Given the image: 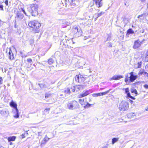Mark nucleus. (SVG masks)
Returning <instances> with one entry per match:
<instances>
[{"label": "nucleus", "instance_id": "48", "mask_svg": "<svg viewBox=\"0 0 148 148\" xmlns=\"http://www.w3.org/2000/svg\"><path fill=\"white\" fill-rule=\"evenodd\" d=\"M146 89H148V84H145L143 86Z\"/></svg>", "mask_w": 148, "mask_h": 148}, {"label": "nucleus", "instance_id": "41", "mask_svg": "<svg viewBox=\"0 0 148 148\" xmlns=\"http://www.w3.org/2000/svg\"><path fill=\"white\" fill-rule=\"evenodd\" d=\"M46 143V141H45L44 139L42 141L41 144H40V146H42L43 145H45Z\"/></svg>", "mask_w": 148, "mask_h": 148}, {"label": "nucleus", "instance_id": "16", "mask_svg": "<svg viewBox=\"0 0 148 148\" xmlns=\"http://www.w3.org/2000/svg\"><path fill=\"white\" fill-rule=\"evenodd\" d=\"M123 78L122 75H114L112 78H111V80H117Z\"/></svg>", "mask_w": 148, "mask_h": 148}, {"label": "nucleus", "instance_id": "58", "mask_svg": "<svg viewBox=\"0 0 148 148\" xmlns=\"http://www.w3.org/2000/svg\"><path fill=\"white\" fill-rule=\"evenodd\" d=\"M14 27L16 28H17V26L16 25V23L15 22V24L14 25Z\"/></svg>", "mask_w": 148, "mask_h": 148}, {"label": "nucleus", "instance_id": "13", "mask_svg": "<svg viewBox=\"0 0 148 148\" xmlns=\"http://www.w3.org/2000/svg\"><path fill=\"white\" fill-rule=\"evenodd\" d=\"M125 92L127 94L128 97L131 98L132 99H135V98L131 96L130 93L129 92V89L128 88L125 89Z\"/></svg>", "mask_w": 148, "mask_h": 148}, {"label": "nucleus", "instance_id": "27", "mask_svg": "<svg viewBox=\"0 0 148 148\" xmlns=\"http://www.w3.org/2000/svg\"><path fill=\"white\" fill-rule=\"evenodd\" d=\"M119 140V138H113L112 139V144L113 145L114 143L117 142Z\"/></svg>", "mask_w": 148, "mask_h": 148}, {"label": "nucleus", "instance_id": "31", "mask_svg": "<svg viewBox=\"0 0 148 148\" xmlns=\"http://www.w3.org/2000/svg\"><path fill=\"white\" fill-rule=\"evenodd\" d=\"M66 94L65 93L63 94V93H58V96L60 98H63L65 97L66 96Z\"/></svg>", "mask_w": 148, "mask_h": 148}, {"label": "nucleus", "instance_id": "11", "mask_svg": "<svg viewBox=\"0 0 148 148\" xmlns=\"http://www.w3.org/2000/svg\"><path fill=\"white\" fill-rule=\"evenodd\" d=\"M90 92L89 90H86L85 91H83L82 93H81L78 96V98H80L84 97L88 95Z\"/></svg>", "mask_w": 148, "mask_h": 148}, {"label": "nucleus", "instance_id": "49", "mask_svg": "<svg viewBox=\"0 0 148 148\" xmlns=\"http://www.w3.org/2000/svg\"><path fill=\"white\" fill-rule=\"evenodd\" d=\"M3 79L2 77H0V85L2 84Z\"/></svg>", "mask_w": 148, "mask_h": 148}, {"label": "nucleus", "instance_id": "44", "mask_svg": "<svg viewBox=\"0 0 148 148\" xmlns=\"http://www.w3.org/2000/svg\"><path fill=\"white\" fill-rule=\"evenodd\" d=\"M43 139L47 142L49 139V138L47 137V136L46 135L45 137Z\"/></svg>", "mask_w": 148, "mask_h": 148}, {"label": "nucleus", "instance_id": "54", "mask_svg": "<svg viewBox=\"0 0 148 148\" xmlns=\"http://www.w3.org/2000/svg\"><path fill=\"white\" fill-rule=\"evenodd\" d=\"M133 73L134 72H132L130 73V76H132L134 75L133 74Z\"/></svg>", "mask_w": 148, "mask_h": 148}, {"label": "nucleus", "instance_id": "36", "mask_svg": "<svg viewBox=\"0 0 148 148\" xmlns=\"http://www.w3.org/2000/svg\"><path fill=\"white\" fill-rule=\"evenodd\" d=\"M53 61H54L52 59L50 58L49 59L48 62L49 64H51L53 63Z\"/></svg>", "mask_w": 148, "mask_h": 148}, {"label": "nucleus", "instance_id": "45", "mask_svg": "<svg viewBox=\"0 0 148 148\" xmlns=\"http://www.w3.org/2000/svg\"><path fill=\"white\" fill-rule=\"evenodd\" d=\"M91 104H89V103H87V105L84 106V108H89L91 106Z\"/></svg>", "mask_w": 148, "mask_h": 148}, {"label": "nucleus", "instance_id": "53", "mask_svg": "<svg viewBox=\"0 0 148 148\" xmlns=\"http://www.w3.org/2000/svg\"><path fill=\"white\" fill-rule=\"evenodd\" d=\"M5 3L6 5H8V0H6L5 1Z\"/></svg>", "mask_w": 148, "mask_h": 148}, {"label": "nucleus", "instance_id": "19", "mask_svg": "<svg viewBox=\"0 0 148 148\" xmlns=\"http://www.w3.org/2000/svg\"><path fill=\"white\" fill-rule=\"evenodd\" d=\"M138 77V75H134L130 77L129 80L131 82H133L137 79Z\"/></svg>", "mask_w": 148, "mask_h": 148}, {"label": "nucleus", "instance_id": "61", "mask_svg": "<svg viewBox=\"0 0 148 148\" xmlns=\"http://www.w3.org/2000/svg\"><path fill=\"white\" fill-rule=\"evenodd\" d=\"M26 134H26L27 135H28V133L27 132V131H26Z\"/></svg>", "mask_w": 148, "mask_h": 148}, {"label": "nucleus", "instance_id": "39", "mask_svg": "<svg viewBox=\"0 0 148 148\" xmlns=\"http://www.w3.org/2000/svg\"><path fill=\"white\" fill-rule=\"evenodd\" d=\"M92 96L93 97H97L101 96V94L100 93H94L92 94Z\"/></svg>", "mask_w": 148, "mask_h": 148}, {"label": "nucleus", "instance_id": "50", "mask_svg": "<svg viewBox=\"0 0 148 148\" xmlns=\"http://www.w3.org/2000/svg\"><path fill=\"white\" fill-rule=\"evenodd\" d=\"M0 8L1 9V10H3V6L2 5H0Z\"/></svg>", "mask_w": 148, "mask_h": 148}, {"label": "nucleus", "instance_id": "14", "mask_svg": "<svg viewBox=\"0 0 148 148\" xmlns=\"http://www.w3.org/2000/svg\"><path fill=\"white\" fill-rule=\"evenodd\" d=\"M136 115L134 113H131L127 114L126 116L129 119L132 120L134 118Z\"/></svg>", "mask_w": 148, "mask_h": 148}, {"label": "nucleus", "instance_id": "38", "mask_svg": "<svg viewBox=\"0 0 148 148\" xmlns=\"http://www.w3.org/2000/svg\"><path fill=\"white\" fill-rule=\"evenodd\" d=\"M51 94L49 93H46L45 94V98H50L51 97Z\"/></svg>", "mask_w": 148, "mask_h": 148}, {"label": "nucleus", "instance_id": "59", "mask_svg": "<svg viewBox=\"0 0 148 148\" xmlns=\"http://www.w3.org/2000/svg\"><path fill=\"white\" fill-rule=\"evenodd\" d=\"M49 110H50V108H47L45 110H45L49 111Z\"/></svg>", "mask_w": 148, "mask_h": 148}, {"label": "nucleus", "instance_id": "56", "mask_svg": "<svg viewBox=\"0 0 148 148\" xmlns=\"http://www.w3.org/2000/svg\"><path fill=\"white\" fill-rule=\"evenodd\" d=\"M73 0H68V1L70 3V4L71 5V3L73 2Z\"/></svg>", "mask_w": 148, "mask_h": 148}, {"label": "nucleus", "instance_id": "40", "mask_svg": "<svg viewBox=\"0 0 148 148\" xmlns=\"http://www.w3.org/2000/svg\"><path fill=\"white\" fill-rule=\"evenodd\" d=\"M144 71L143 70H140L139 71V73H138V75H141L142 74L143 75V73L144 72Z\"/></svg>", "mask_w": 148, "mask_h": 148}, {"label": "nucleus", "instance_id": "34", "mask_svg": "<svg viewBox=\"0 0 148 148\" xmlns=\"http://www.w3.org/2000/svg\"><path fill=\"white\" fill-rule=\"evenodd\" d=\"M64 93L66 94H70L71 93L70 90L69 88H67L64 91Z\"/></svg>", "mask_w": 148, "mask_h": 148}, {"label": "nucleus", "instance_id": "6", "mask_svg": "<svg viewBox=\"0 0 148 148\" xmlns=\"http://www.w3.org/2000/svg\"><path fill=\"white\" fill-rule=\"evenodd\" d=\"M147 15L148 13H144L139 15L138 17V21L141 23H144L146 20H148Z\"/></svg>", "mask_w": 148, "mask_h": 148}, {"label": "nucleus", "instance_id": "17", "mask_svg": "<svg viewBox=\"0 0 148 148\" xmlns=\"http://www.w3.org/2000/svg\"><path fill=\"white\" fill-rule=\"evenodd\" d=\"M14 113L15 115L14 116V117L16 118H18L19 116V114L18 109H16L15 110H13Z\"/></svg>", "mask_w": 148, "mask_h": 148}, {"label": "nucleus", "instance_id": "37", "mask_svg": "<svg viewBox=\"0 0 148 148\" xmlns=\"http://www.w3.org/2000/svg\"><path fill=\"white\" fill-rule=\"evenodd\" d=\"M38 85L40 86V87L41 88H42L46 87V86L45 84H38Z\"/></svg>", "mask_w": 148, "mask_h": 148}, {"label": "nucleus", "instance_id": "15", "mask_svg": "<svg viewBox=\"0 0 148 148\" xmlns=\"http://www.w3.org/2000/svg\"><path fill=\"white\" fill-rule=\"evenodd\" d=\"M7 51H9L8 56L9 57L10 59L11 60H13L14 58V56L10 48L8 49L6 51V52H7Z\"/></svg>", "mask_w": 148, "mask_h": 148}, {"label": "nucleus", "instance_id": "7", "mask_svg": "<svg viewBox=\"0 0 148 148\" xmlns=\"http://www.w3.org/2000/svg\"><path fill=\"white\" fill-rule=\"evenodd\" d=\"M144 41V39H143L142 41H140L139 39L135 41L134 42V45L133 46V48L136 49L139 48L143 43Z\"/></svg>", "mask_w": 148, "mask_h": 148}, {"label": "nucleus", "instance_id": "3", "mask_svg": "<svg viewBox=\"0 0 148 148\" xmlns=\"http://www.w3.org/2000/svg\"><path fill=\"white\" fill-rule=\"evenodd\" d=\"M67 105V108L70 110H73L79 108V106L78 102L75 100L69 102Z\"/></svg>", "mask_w": 148, "mask_h": 148}, {"label": "nucleus", "instance_id": "29", "mask_svg": "<svg viewBox=\"0 0 148 148\" xmlns=\"http://www.w3.org/2000/svg\"><path fill=\"white\" fill-rule=\"evenodd\" d=\"M104 12H100L99 13H98V14H95V16H97V17H96V18H95V20H96V19H97V18L101 16V15H102V14H104Z\"/></svg>", "mask_w": 148, "mask_h": 148}, {"label": "nucleus", "instance_id": "28", "mask_svg": "<svg viewBox=\"0 0 148 148\" xmlns=\"http://www.w3.org/2000/svg\"><path fill=\"white\" fill-rule=\"evenodd\" d=\"M15 139H16V137L13 136L9 137L8 138V140L9 141H14L15 140Z\"/></svg>", "mask_w": 148, "mask_h": 148}, {"label": "nucleus", "instance_id": "20", "mask_svg": "<svg viewBox=\"0 0 148 148\" xmlns=\"http://www.w3.org/2000/svg\"><path fill=\"white\" fill-rule=\"evenodd\" d=\"M75 86V88L76 91L79 90L80 89H82L83 87V86L82 85H78Z\"/></svg>", "mask_w": 148, "mask_h": 148}, {"label": "nucleus", "instance_id": "52", "mask_svg": "<svg viewBox=\"0 0 148 148\" xmlns=\"http://www.w3.org/2000/svg\"><path fill=\"white\" fill-rule=\"evenodd\" d=\"M108 46L109 47H112V45L110 42H109L108 43Z\"/></svg>", "mask_w": 148, "mask_h": 148}, {"label": "nucleus", "instance_id": "22", "mask_svg": "<svg viewBox=\"0 0 148 148\" xmlns=\"http://www.w3.org/2000/svg\"><path fill=\"white\" fill-rule=\"evenodd\" d=\"M122 18L123 19V21L125 24V25L127 24V23L129 22V21L128 18H126L124 16L122 17Z\"/></svg>", "mask_w": 148, "mask_h": 148}, {"label": "nucleus", "instance_id": "25", "mask_svg": "<svg viewBox=\"0 0 148 148\" xmlns=\"http://www.w3.org/2000/svg\"><path fill=\"white\" fill-rule=\"evenodd\" d=\"M62 23L63 24L69 25L70 23L68 21H66L65 20H63L62 21Z\"/></svg>", "mask_w": 148, "mask_h": 148}, {"label": "nucleus", "instance_id": "23", "mask_svg": "<svg viewBox=\"0 0 148 148\" xmlns=\"http://www.w3.org/2000/svg\"><path fill=\"white\" fill-rule=\"evenodd\" d=\"M131 92L132 93L135 94L136 95H138V92L137 90L134 88L131 89Z\"/></svg>", "mask_w": 148, "mask_h": 148}, {"label": "nucleus", "instance_id": "42", "mask_svg": "<svg viewBox=\"0 0 148 148\" xmlns=\"http://www.w3.org/2000/svg\"><path fill=\"white\" fill-rule=\"evenodd\" d=\"M22 11L26 15L28 16V14H28V12H27V13L26 12L24 9L22 8Z\"/></svg>", "mask_w": 148, "mask_h": 148}, {"label": "nucleus", "instance_id": "33", "mask_svg": "<svg viewBox=\"0 0 148 148\" xmlns=\"http://www.w3.org/2000/svg\"><path fill=\"white\" fill-rule=\"evenodd\" d=\"M66 44H64V42H63L62 41V42H61L60 43V45H62V44L63 45H65V46H66L68 48H69V47H71V46H70L68 44V42H66Z\"/></svg>", "mask_w": 148, "mask_h": 148}, {"label": "nucleus", "instance_id": "55", "mask_svg": "<svg viewBox=\"0 0 148 148\" xmlns=\"http://www.w3.org/2000/svg\"><path fill=\"white\" fill-rule=\"evenodd\" d=\"M111 38V36L110 35H109L108 36V37L107 38V40H110Z\"/></svg>", "mask_w": 148, "mask_h": 148}, {"label": "nucleus", "instance_id": "8", "mask_svg": "<svg viewBox=\"0 0 148 148\" xmlns=\"http://www.w3.org/2000/svg\"><path fill=\"white\" fill-rule=\"evenodd\" d=\"M75 80L79 83H83L85 80V78L81 75H76L75 77Z\"/></svg>", "mask_w": 148, "mask_h": 148}, {"label": "nucleus", "instance_id": "12", "mask_svg": "<svg viewBox=\"0 0 148 148\" xmlns=\"http://www.w3.org/2000/svg\"><path fill=\"white\" fill-rule=\"evenodd\" d=\"M102 0H93V3H95L96 5L98 7H100L102 5L101 1Z\"/></svg>", "mask_w": 148, "mask_h": 148}, {"label": "nucleus", "instance_id": "10", "mask_svg": "<svg viewBox=\"0 0 148 148\" xmlns=\"http://www.w3.org/2000/svg\"><path fill=\"white\" fill-rule=\"evenodd\" d=\"M0 113L3 116L7 117L9 115V112L6 109H3L1 111Z\"/></svg>", "mask_w": 148, "mask_h": 148}, {"label": "nucleus", "instance_id": "24", "mask_svg": "<svg viewBox=\"0 0 148 148\" xmlns=\"http://www.w3.org/2000/svg\"><path fill=\"white\" fill-rule=\"evenodd\" d=\"M145 62H148V49L146 52L145 54Z\"/></svg>", "mask_w": 148, "mask_h": 148}, {"label": "nucleus", "instance_id": "60", "mask_svg": "<svg viewBox=\"0 0 148 148\" xmlns=\"http://www.w3.org/2000/svg\"><path fill=\"white\" fill-rule=\"evenodd\" d=\"M102 148H107V146H105L103 147Z\"/></svg>", "mask_w": 148, "mask_h": 148}, {"label": "nucleus", "instance_id": "26", "mask_svg": "<svg viewBox=\"0 0 148 148\" xmlns=\"http://www.w3.org/2000/svg\"><path fill=\"white\" fill-rule=\"evenodd\" d=\"M127 32V35H129L130 34H133L134 33V31L132 30V29L131 28L128 29Z\"/></svg>", "mask_w": 148, "mask_h": 148}, {"label": "nucleus", "instance_id": "47", "mask_svg": "<svg viewBox=\"0 0 148 148\" xmlns=\"http://www.w3.org/2000/svg\"><path fill=\"white\" fill-rule=\"evenodd\" d=\"M71 90L73 92H74L76 90L75 88V86H73L72 88H71Z\"/></svg>", "mask_w": 148, "mask_h": 148}, {"label": "nucleus", "instance_id": "21", "mask_svg": "<svg viewBox=\"0 0 148 148\" xmlns=\"http://www.w3.org/2000/svg\"><path fill=\"white\" fill-rule=\"evenodd\" d=\"M79 1L77 0H74L71 3V5L73 6H78L79 4Z\"/></svg>", "mask_w": 148, "mask_h": 148}, {"label": "nucleus", "instance_id": "4", "mask_svg": "<svg viewBox=\"0 0 148 148\" xmlns=\"http://www.w3.org/2000/svg\"><path fill=\"white\" fill-rule=\"evenodd\" d=\"M128 104L125 101H122L119 103V108L121 111L126 110H128Z\"/></svg>", "mask_w": 148, "mask_h": 148}, {"label": "nucleus", "instance_id": "35", "mask_svg": "<svg viewBox=\"0 0 148 148\" xmlns=\"http://www.w3.org/2000/svg\"><path fill=\"white\" fill-rule=\"evenodd\" d=\"M110 89L109 90H107L106 92H100V93L101 94V96L104 95H105L106 94H107L110 91Z\"/></svg>", "mask_w": 148, "mask_h": 148}, {"label": "nucleus", "instance_id": "30", "mask_svg": "<svg viewBox=\"0 0 148 148\" xmlns=\"http://www.w3.org/2000/svg\"><path fill=\"white\" fill-rule=\"evenodd\" d=\"M130 78V77L129 76L128 74H125V82H127L129 80V78Z\"/></svg>", "mask_w": 148, "mask_h": 148}, {"label": "nucleus", "instance_id": "5", "mask_svg": "<svg viewBox=\"0 0 148 148\" xmlns=\"http://www.w3.org/2000/svg\"><path fill=\"white\" fill-rule=\"evenodd\" d=\"M72 33L73 34H77L78 36L82 35V31L80 27L76 25L74 26L72 29Z\"/></svg>", "mask_w": 148, "mask_h": 148}, {"label": "nucleus", "instance_id": "18", "mask_svg": "<svg viewBox=\"0 0 148 148\" xmlns=\"http://www.w3.org/2000/svg\"><path fill=\"white\" fill-rule=\"evenodd\" d=\"M10 105L14 108V110H13L18 109L17 104L14 101H12L10 103Z\"/></svg>", "mask_w": 148, "mask_h": 148}, {"label": "nucleus", "instance_id": "43", "mask_svg": "<svg viewBox=\"0 0 148 148\" xmlns=\"http://www.w3.org/2000/svg\"><path fill=\"white\" fill-rule=\"evenodd\" d=\"M27 61L28 62H29L30 64L31 65L32 63V59L31 58H28L27 59Z\"/></svg>", "mask_w": 148, "mask_h": 148}, {"label": "nucleus", "instance_id": "51", "mask_svg": "<svg viewBox=\"0 0 148 148\" xmlns=\"http://www.w3.org/2000/svg\"><path fill=\"white\" fill-rule=\"evenodd\" d=\"M25 134H22L21 135L22 137L23 138H24L25 137Z\"/></svg>", "mask_w": 148, "mask_h": 148}, {"label": "nucleus", "instance_id": "62", "mask_svg": "<svg viewBox=\"0 0 148 148\" xmlns=\"http://www.w3.org/2000/svg\"><path fill=\"white\" fill-rule=\"evenodd\" d=\"M147 108L146 109V110H148V106H147Z\"/></svg>", "mask_w": 148, "mask_h": 148}, {"label": "nucleus", "instance_id": "9", "mask_svg": "<svg viewBox=\"0 0 148 148\" xmlns=\"http://www.w3.org/2000/svg\"><path fill=\"white\" fill-rule=\"evenodd\" d=\"M24 18V15L21 11H17L15 18L18 21L21 20Z\"/></svg>", "mask_w": 148, "mask_h": 148}, {"label": "nucleus", "instance_id": "32", "mask_svg": "<svg viewBox=\"0 0 148 148\" xmlns=\"http://www.w3.org/2000/svg\"><path fill=\"white\" fill-rule=\"evenodd\" d=\"M79 102L82 105H84V99H79Z\"/></svg>", "mask_w": 148, "mask_h": 148}, {"label": "nucleus", "instance_id": "2", "mask_svg": "<svg viewBox=\"0 0 148 148\" xmlns=\"http://www.w3.org/2000/svg\"><path fill=\"white\" fill-rule=\"evenodd\" d=\"M28 25L30 27L32 28L34 31L38 33L40 31L39 28L41 25L38 21L36 20L31 21L29 23Z\"/></svg>", "mask_w": 148, "mask_h": 148}, {"label": "nucleus", "instance_id": "64", "mask_svg": "<svg viewBox=\"0 0 148 148\" xmlns=\"http://www.w3.org/2000/svg\"><path fill=\"white\" fill-rule=\"evenodd\" d=\"M146 76L148 77V73L146 75Z\"/></svg>", "mask_w": 148, "mask_h": 148}, {"label": "nucleus", "instance_id": "63", "mask_svg": "<svg viewBox=\"0 0 148 148\" xmlns=\"http://www.w3.org/2000/svg\"><path fill=\"white\" fill-rule=\"evenodd\" d=\"M0 148H4L2 146H0Z\"/></svg>", "mask_w": 148, "mask_h": 148}, {"label": "nucleus", "instance_id": "1", "mask_svg": "<svg viewBox=\"0 0 148 148\" xmlns=\"http://www.w3.org/2000/svg\"><path fill=\"white\" fill-rule=\"evenodd\" d=\"M38 6L36 4H32L27 7L28 14L35 16L38 14L37 11Z\"/></svg>", "mask_w": 148, "mask_h": 148}, {"label": "nucleus", "instance_id": "57", "mask_svg": "<svg viewBox=\"0 0 148 148\" xmlns=\"http://www.w3.org/2000/svg\"><path fill=\"white\" fill-rule=\"evenodd\" d=\"M147 72L144 71V73H143V75H145L146 76V75L148 74Z\"/></svg>", "mask_w": 148, "mask_h": 148}, {"label": "nucleus", "instance_id": "46", "mask_svg": "<svg viewBox=\"0 0 148 148\" xmlns=\"http://www.w3.org/2000/svg\"><path fill=\"white\" fill-rule=\"evenodd\" d=\"M138 68H140L141 66V62H139L138 63Z\"/></svg>", "mask_w": 148, "mask_h": 148}]
</instances>
